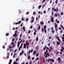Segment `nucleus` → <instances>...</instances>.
Instances as JSON below:
<instances>
[{
	"label": "nucleus",
	"instance_id": "nucleus-1",
	"mask_svg": "<svg viewBox=\"0 0 64 64\" xmlns=\"http://www.w3.org/2000/svg\"><path fill=\"white\" fill-rule=\"evenodd\" d=\"M46 48L48 49V51L50 52L52 50V46L50 47V49H49V48L48 47H46V46H45V47L42 50H45Z\"/></svg>",
	"mask_w": 64,
	"mask_h": 64
},
{
	"label": "nucleus",
	"instance_id": "nucleus-2",
	"mask_svg": "<svg viewBox=\"0 0 64 64\" xmlns=\"http://www.w3.org/2000/svg\"><path fill=\"white\" fill-rule=\"evenodd\" d=\"M56 11L57 12H58V8L57 7L56 8V9H55L54 10V12H56Z\"/></svg>",
	"mask_w": 64,
	"mask_h": 64
},
{
	"label": "nucleus",
	"instance_id": "nucleus-3",
	"mask_svg": "<svg viewBox=\"0 0 64 64\" xmlns=\"http://www.w3.org/2000/svg\"><path fill=\"white\" fill-rule=\"evenodd\" d=\"M48 52V50L47 49H46V50L45 52H44V54H46V55H49V54H48V53H47Z\"/></svg>",
	"mask_w": 64,
	"mask_h": 64
},
{
	"label": "nucleus",
	"instance_id": "nucleus-4",
	"mask_svg": "<svg viewBox=\"0 0 64 64\" xmlns=\"http://www.w3.org/2000/svg\"><path fill=\"white\" fill-rule=\"evenodd\" d=\"M62 36L63 37H62V42L64 44V34H63Z\"/></svg>",
	"mask_w": 64,
	"mask_h": 64
},
{
	"label": "nucleus",
	"instance_id": "nucleus-5",
	"mask_svg": "<svg viewBox=\"0 0 64 64\" xmlns=\"http://www.w3.org/2000/svg\"><path fill=\"white\" fill-rule=\"evenodd\" d=\"M33 51V49H32L31 51H30V50H29V54H30V52L31 53H32V52Z\"/></svg>",
	"mask_w": 64,
	"mask_h": 64
},
{
	"label": "nucleus",
	"instance_id": "nucleus-6",
	"mask_svg": "<svg viewBox=\"0 0 64 64\" xmlns=\"http://www.w3.org/2000/svg\"><path fill=\"white\" fill-rule=\"evenodd\" d=\"M58 61L59 62H60V61H61L60 58H58Z\"/></svg>",
	"mask_w": 64,
	"mask_h": 64
},
{
	"label": "nucleus",
	"instance_id": "nucleus-7",
	"mask_svg": "<svg viewBox=\"0 0 64 64\" xmlns=\"http://www.w3.org/2000/svg\"><path fill=\"white\" fill-rule=\"evenodd\" d=\"M54 26H55V28H56V30H58V29H57V28H58V26H56V25H55Z\"/></svg>",
	"mask_w": 64,
	"mask_h": 64
},
{
	"label": "nucleus",
	"instance_id": "nucleus-8",
	"mask_svg": "<svg viewBox=\"0 0 64 64\" xmlns=\"http://www.w3.org/2000/svg\"><path fill=\"white\" fill-rule=\"evenodd\" d=\"M53 19H54V18H51L50 20L52 22H54V20H53Z\"/></svg>",
	"mask_w": 64,
	"mask_h": 64
},
{
	"label": "nucleus",
	"instance_id": "nucleus-9",
	"mask_svg": "<svg viewBox=\"0 0 64 64\" xmlns=\"http://www.w3.org/2000/svg\"><path fill=\"white\" fill-rule=\"evenodd\" d=\"M26 45L27 44H24V48H25L26 47Z\"/></svg>",
	"mask_w": 64,
	"mask_h": 64
},
{
	"label": "nucleus",
	"instance_id": "nucleus-10",
	"mask_svg": "<svg viewBox=\"0 0 64 64\" xmlns=\"http://www.w3.org/2000/svg\"><path fill=\"white\" fill-rule=\"evenodd\" d=\"M14 45H13V46H8V48H12H12H14Z\"/></svg>",
	"mask_w": 64,
	"mask_h": 64
},
{
	"label": "nucleus",
	"instance_id": "nucleus-11",
	"mask_svg": "<svg viewBox=\"0 0 64 64\" xmlns=\"http://www.w3.org/2000/svg\"><path fill=\"white\" fill-rule=\"evenodd\" d=\"M56 44H57V46H58L60 44V42H57L56 43Z\"/></svg>",
	"mask_w": 64,
	"mask_h": 64
},
{
	"label": "nucleus",
	"instance_id": "nucleus-12",
	"mask_svg": "<svg viewBox=\"0 0 64 64\" xmlns=\"http://www.w3.org/2000/svg\"><path fill=\"white\" fill-rule=\"evenodd\" d=\"M18 36V34H14L13 35V37H16V36Z\"/></svg>",
	"mask_w": 64,
	"mask_h": 64
},
{
	"label": "nucleus",
	"instance_id": "nucleus-13",
	"mask_svg": "<svg viewBox=\"0 0 64 64\" xmlns=\"http://www.w3.org/2000/svg\"><path fill=\"white\" fill-rule=\"evenodd\" d=\"M12 60H10V61L9 62V63H8V64H11L12 63Z\"/></svg>",
	"mask_w": 64,
	"mask_h": 64
},
{
	"label": "nucleus",
	"instance_id": "nucleus-14",
	"mask_svg": "<svg viewBox=\"0 0 64 64\" xmlns=\"http://www.w3.org/2000/svg\"><path fill=\"white\" fill-rule=\"evenodd\" d=\"M30 55H28V57L27 58L28 59V60H30Z\"/></svg>",
	"mask_w": 64,
	"mask_h": 64
},
{
	"label": "nucleus",
	"instance_id": "nucleus-15",
	"mask_svg": "<svg viewBox=\"0 0 64 64\" xmlns=\"http://www.w3.org/2000/svg\"><path fill=\"white\" fill-rule=\"evenodd\" d=\"M36 54V50H34V52L33 53V54L34 55L35 54Z\"/></svg>",
	"mask_w": 64,
	"mask_h": 64
},
{
	"label": "nucleus",
	"instance_id": "nucleus-16",
	"mask_svg": "<svg viewBox=\"0 0 64 64\" xmlns=\"http://www.w3.org/2000/svg\"><path fill=\"white\" fill-rule=\"evenodd\" d=\"M50 60L52 61V62H53L54 61V60L52 59H50Z\"/></svg>",
	"mask_w": 64,
	"mask_h": 64
},
{
	"label": "nucleus",
	"instance_id": "nucleus-17",
	"mask_svg": "<svg viewBox=\"0 0 64 64\" xmlns=\"http://www.w3.org/2000/svg\"><path fill=\"white\" fill-rule=\"evenodd\" d=\"M29 42L28 43V44H27V47H26V48L28 49V46L29 45Z\"/></svg>",
	"mask_w": 64,
	"mask_h": 64
},
{
	"label": "nucleus",
	"instance_id": "nucleus-18",
	"mask_svg": "<svg viewBox=\"0 0 64 64\" xmlns=\"http://www.w3.org/2000/svg\"><path fill=\"white\" fill-rule=\"evenodd\" d=\"M22 45H23V43H22L21 44V46H20L19 48H21L22 47Z\"/></svg>",
	"mask_w": 64,
	"mask_h": 64
},
{
	"label": "nucleus",
	"instance_id": "nucleus-19",
	"mask_svg": "<svg viewBox=\"0 0 64 64\" xmlns=\"http://www.w3.org/2000/svg\"><path fill=\"white\" fill-rule=\"evenodd\" d=\"M20 45V43L19 42H18V47H19V45Z\"/></svg>",
	"mask_w": 64,
	"mask_h": 64
},
{
	"label": "nucleus",
	"instance_id": "nucleus-20",
	"mask_svg": "<svg viewBox=\"0 0 64 64\" xmlns=\"http://www.w3.org/2000/svg\"><path fill=\"white\" fill-rule=\"evenodd\" d=\"M44 30H46V26H44Z\"/></svg>",
	"mask_w": 64,
	"mask_h": 64
},
{
	"label": "nucleus",
	"instance_id": "nucleus-21",
	"mask_svg": "<svg viewBox=\"0 0 64 64\" xmlns=\"http://www.w3.org/2000/svg\"><path fill=\"white\" fill-rule=\"evenodd\" d=\"M43 62L44 63L45 62V58H44V57H43Z\"/></svg>",
	"mask_w": 64,
	"mask_h": 64
},
{
	"label": "nucleus",
	"instance_id": "nucleus-22",
	"mask_svg": "<svg viewBox=\"0 0 64 64\" xmlns=\"http://www.w3.org/2000/svg\"><path fill=\"white\" fill-rule=\"evenodd\" d=\"M16 53H15V54H14L13 55V58H14L15 57V56H16Z\"/></svg>",
	"mask_w": 64,
	"mask_h": 64
},
{
	"label": "nucleus",
	"instance_id": "nucleus-23",
	"mask_svg": "<svg viewBox=\"0 0 64 64\" xmlns=\"http://www.w3.org/2000/svg\"><path fill=\"white\" fill-rule=\"evenodd\" d=\"M28 20V18H26V20H25V21L26 22H27Z\"/></svg>",
	"mask_w": 64,
	"mask_h": 64
},
{
	"label": "nucleus",
	"instance_id": "nucleus-24",
	"mask_svg": "<svg viewBox=\"0 0 64 64\" xmlns=\"http://www.w3.org/2000/svg\"><path fill=\"white\" fill-rule=\"evenodd\" d=\"M41 6H42V5H40L38 6V9H40V8L41 7Z\"/></svg>",
	"mask_w": 64,
	"mask_h": 64
},
{
	"label": "nucleus",
	"instance_id": "nucleus-25",
	"mask_svg": "<svg viewBox=\"0 0 64 64\" xmlns=\"http://www.w3.org/2000/svg\"><path fill=\"white\" fill-rule=\"evenodd\" d=\"M34 22V20H32L30 21V23H32V22L33 23V22Z\"/></svg>",
	"mask_w": 64,
	"mask_h": 64
},
{
	"label": "nucleus",
	"instance_id": "nucleus-26",
	"mask_svg": "<svg viewBox=\"0 0 64 64\" xmlns=\"http://www.w3.org/2000/svg\"><path fill=\"white\" fill-rule=\"evenodd\" d=\"M23 54V53H22V52H21L20 53V56L21 55H22Z\"/></svg>",
	"mask_w": 64,
	"mask_h": 64
},
{
	"label": "nucleus",
	"instance_id": "nucleus-27",
	"mask_svg": "<svg viewBox=\"0 0 64 64\" xmlns=\"http://www.w3.org/2000/svg\"><path fill=\"white\" fill-rule=\"evenodd\" d=\"M36 41H38V37H37L36 38Z\"/></svg>",
	"mask_w": 64,
	"mask_h": 64
},
{
	"label": "nucleus",
	"instance_id": "nucleus-28",
	"mask_svg": "<svg viewBox=\"0 0 64 64\" xmlns=\"http://www.w3.org/2000/svg\"><path fill=\"white\" fill-rule=\"evenodd\" d=\"M40 24H42L43 25L44 24V22H40Z\"/></svg>",
	"mask_w": 64,
	"mask_h": 64
},
{
	"label": "nucleus",
	"instance_id": "nucleus-29",
	"mask_svg": "<svg viewBox=\"0 0 64 64\" xmlns=\"http://www.w3.org/2000/svg\"><path fill=\"white\" fill-rule=\"evenodd\" d=\"M13 64H18V63L15 62H13Z\"/></svg>",
	"mask_w": 64,
	"mask_h": 64
},
{
	"label": "nucleus",
	"instance_id": "nucleus-30",
	"mask_svg": "<svg viewBox=\"0 0 64 64\" xmlns=\"http://www.w3.org/2000/svg\"><path fill=\"white\" fill-rule=\"evenodd\" d=\"M28 41H26V43L24 44L27 45V44H28Z\"/></svg>",
	"mask_w": 64,
	"mask_h": 64
},
{
	"label": "nucleus",
	"instance_id": "nucleus-31",
	"mask_svg": "<svg viewBox=\"0 0 64 64\" xmlns=\"http://www.w3.org/2000/svg\"><path fill=\"white\" fill-rule=\"evenodd\" d=\"M22 20H23V21H25V20L24 18H22Z\"/></svg>",
	"mask_w": 64,
	"mask_h": 64
},
{
	"label": "nucleus",
	"instance_id": "nucleus-32",
	"mask_svg": "<svg viewBox=\"0 0 64 64\" xmlns=\"http://www.w3.org/2000/svg\"><path fill=\"white\" fill-rule=\"evenodd\" d=\"M9 35V33H6V36H8Z\"/></svg>",
	"mask_w": 64,
	"mask_h": 64
},
{
	"label": "nucleus",
	"instance_id": "nucleus-33",
	"mask_svg": "<svg viewBox=\"0 0 64 64\" xmlns=\"http://www.w3.org/2000/svg\"><path fill=\"white\" fill-rule=\"evenodd\" d=\"M56 38H57V39L59 41H60V40L59 39V38L58 37H56Z\"/></svg>",
	"mask_w": 64,
	"mask_h": 64
},
{
	"label": "nucleus",
	"instance_id": "nucleus-34",
	"mask_svg": "<svg viewBox=\"0 0 64 64\" xmlns=\"http://www.w3.org/2000/svg\"><path fill=\"white\" fill-rule=\"evenodd\" d=\"M31 19L32 20H34V18L33 16H32L31 18Z\"/></svg>",
	"mask_w": 64,
	"mask_h": 64
},
{
	"label": "nucleus",
	"instance_id": "nucleus-35",
	"mask_svg": "<svg viewBox=\"0 0 64 64\" xmlns=\"http://www.w3.org/2000/svg\"><path fill=\"white\" fill-rule=\"evenodd\" d=\"M58 1H57V0H56L55 1V3H56V4H57L58 3Z\"/></svg>",
	"mask_w": 64,
	"mask_h": 64
},
{
	"label": "nucleus",
	"instance_id": "nucleus-36",
	"mask_svg": "<svg viewBox=\"0 0 64 64\" xmlns=\"http://www.w3.org/2000/svg\"><path fill=\"white\" fill-rule=\"evenodd\" d=\"M42 32H44V28H42Z\"/></svg>",
	"mask_w": 64,
	"mask_h": 64
},
{
	"label": "nucleus",
	"instance_id": "nucleus-37",
	"mask_svg": "<svg viewBox=\"0 0 64 64\" xmlns=\"http://www.w3.org/2000/svg\"><path fill=\"white\" fill-rule=\"evenodd\" d=\"M51 59L49 58V59L48 60H47L48 61V62H50V60Z\"/></svg>",
	"mask_w": 64,
	"mask_h": 64
},
{
	"label": "nucleus",
	"instance_id": "nucleus-38",
	"mask_svg": "<svg viewBox=\"0 0 64 64\" xmlns=\"http://www.w3.org/2000/svg\"><path fill=\"white\" fill-rule=\"evenodd\" d=\"M44 32L45 33H46V29H44Z\"/></svg>",
	"mask_w": 64,
	"mask_h": 64
},
{
	"label": "nucleus",
	"instance_id": "nucleus-39",
	"mask_svg": "<svg viewBox=\"0 0 64 64\" xmlns=\"http://www.w3.org/2000/svg\"><path fill=\"white\" fill-rule=\"evenodd\" d=\"M3 49H5V45H4L3 46Z\"/></svg>",
	"mask_w": 64,
	"mask_h": 64
},
{
	"label": "nucleus",
	"instance_id": "nucleus-40",
	"mask_svg": "<svg viewBox=\"0 0 64 64\" xmlns=\"http://www.w3.org/2000/svg\"><path fill=\"white\" fill-rule=\"evenodd\" d=\"M38 30L40 29V26H38Z\"/></svg>",
	"mask_w": 64,
	"mask_h": 64
},
{
	"label": "nucleus",
	"instance_id": "nucleus-41",
	"mask_svg": "<svg viewBox=\"0 0 64 64\" xmlns=\"http://www.w3.org/2000/svg\"><path fill=\"white\" fill-rule=\"evenodd\" d=\"M18 58H16V62H17V61H18Z\"/></svg>",
	"mask_w": 64,
	"mask_h": 64
},
{
	"label": "nucleus",
	"instance_id": "nucleus-42",
	"mask_svg": "<svg viewBox=\"0 0 64 64\" xmlns=\"http://www.w3.org/2000/svg\"><path fill=\"white\" fill-rule=\"evenodd\" d=\"M34 35H36V32H34Z\"/></svg>",
	"mask_w": 64,
	"mask_h": 64
},
{
	"label": "nucleus",
	"instance_id": "nucleus-43",
	"mask_svg": "<svg viewBox=\"0 0 64 64\" xmlns=\"http://www.w3.org/2000/svg\"><path fill=\"white\" fill-rule=\"evenodd\" d=\"M52 33L53 34H54V30H52Z\"/></svg>",
	"mask_w": 64,
	"mask_h": 64
},
{
	"label": "nucleus",
	"instance_id": "nucleus-44",
	"mask_svg": "<svg viewBox=\"0 0 64 64\" xmlns=\"http://www.w3.org/2000/svg\"><path fill=\"white\" fill-rule=\"evenodd\" d=\"M23 24V23H22V24H20V26H22Z\"/></svg>",
	"mask_w": 64,
	"mask_h": 64
},
{
	"label": "nucleus",
	"instance_id": "nucleus-45",
	"mask_svg": "<svg viewBox=\"0 0 64 64\" xmlns=\"http://www.w3.org/2000/svg\"><path fill=\"white\" fill-rule=\"evenodd\" d=\"M21 23V21H19L18 22V24H20Z\"/></svg>",
	"mask_w": 64,
	"mask_h": 64
},
{
	"label": "nucleus",
	"instance_id": "nucleus-46",
	"mask_svg": "<svg viewBox=\"0 0 64 64\" xmlns=\"http://www.w3.org/2000/svg\"><path fill=\"white\" fill-rule=\"evenodd\" d=\"M38 18L37 17H36V21H38Z\"/></svg>",
	"mask_w": 64,
	"mask_h": 64
},
{
	"label": "nucleus",
	"instance_id": "nucleus-47",
	"mask_svg": "<svg viewBox=\"0 0 64 64\" xmlns=\"http://www.w3.org/2000/svg\"><path fill=\"white\" fill-rule=\"evenodd\" d=\"M60 26H61V28H63V26H62L61 24L60 25Z\"/></svg>",
	"mask_w": 64,
	"mask_h": 64
},
{
	"label": "nucleus",
	"instance_id": "nucleus-48",
	"mask_svg": "<svg viewBox=\"0 0 64 64\" xmlns=\"http://www.w3.org/2000/svg\"><path fill=\"white\" fill-rule=\"evenodd\" d=\"M17 52V49H16L14 51V53L15 52Z\"/></svg>",
	"mask_w": 64,
	"mask_h": 64
},
{
	"label": "nucleus",
	"instance_id": "nucleus-49",
	"mask_svg": "<svg viewBox=\"0 0 64 64\" xmlns=\"http://www.w3.org/2000/svg\"><path fill=\"white\" fill-rule=\"evenodd\" d=\"M32 26H31L30 27V29H32Z\"/></svg>",
	"mask_w": 64,
	"mask_h": 64
},
{
	"label": "nucleus",
	"instance_id": "nucleus-50",
	"mask_svg": "<svg viewBox=\"0 0 64 64\" xmlns=\"http://www.w3.org/2000/svg\"><path fill=\"white\" fill-rule=\"evenodd\" d=\"M40 18V15H38V20H39V19Z\"/></svg>",
	"mask_w": 64,
	"mask_h": 64
},
{
	"label": "nucleus",
	"instance_id": "nucleus-51",
	"mask_svg": "<svg viewBox=\"0 0 64 64\" xmlns=\"http://www.w3.org/2000/svg\"><path fill=\"white\" fill-rule=\"evenodd\" d=\"M38 55H39V54L38 53H37L36 54V57H37L38 56Z\"/></svg>",
	"mask_w": 64,
	"mask_h": 64
},
{
	"label": "nucleus",
	"instance_id": "nucleus-52",
	"mask_svg": "<svg viewBox=\"0 0 64 64\" xmlns=\"http://www.w3.org/2000/svg\"><path fill=\"white\" fill-rule=\"evenodd\" d=\"M52 16H53V14H54V12H52Z\"/></svg>",
	"mask_w": 64,
	"mask_h": 64
},
{
	"label": "nucleus",
	"instance_id": "nucleus-53",
	"mask_svg": "<svg viewBox=\"0 0 64 64\" xmlns=\"http://www.w3.org/2000/svg\"><path fill=\"white\" fill-rule=\"evenodd\" d=\"M17 32H18V31H17V30H16V31H15V32L14 34H16V33H17Z\"/></svg>",
	"mask_w": 64,
	"mask_h": 64
},
{
	"label": "nucleus",
	"instance_id": "nucleus-54",
	"mask_svg": "<svg viewBox=\"0 0 64 64\" xmlns=\"http://www.w3.org/2000/svg\"><path fill=\"white\" fill-rule=\"evenodd\" d=\"M18 24H18V22H16V23H15V25H18Z\"/></svg>",
	"mask_w": 64,
	"mask_h": 64
},
{
	"label": "nucleus",
	"instance_id": "nucleus-55",
	"mask_svg": "<svg viewBox=\"0 0 64 64\" xmlns=\"http://www.w3.org/2000/svg\"><path fill=\"white\" fill-rule=\"evenodd\" d=\"M63 32V31L62 30H60V34L62 33Z\"/></svg>",
	"mask_w": 64,
	"mask_h": 64
},
{
	"label": "nucleus",
	"instance_id": "nucleus-56",
	"mask_svg": "<svg viewBox=\"0 0 64 64\" xmlns=\"http://www.w3.org/2000/svg\"><path fill=\"white\" fill-rule=\"evenodd\" d=\"M59 30H61L62 29L60 27L59 28Z\"/></svg>",
	"mask_w": 64,
	"mask_h": 64
},
{
	"label": "nucleus",
	"instance_id": "nucleus-57",
	"mask_svg": "<svg viewBox=\"0 0 64 64\" xmlns=\"http://www.w3.org/2000/svg\"><path fill=\"white\" fill-rule=\"evenodd\" d=\"M61 15H62L63 14V12H61L60 14Z\"/></svg>",
	"mask_w": 64,
	"mask_h": 64
},
{
	"label": "nucleus",
	"instance_id": "nucleus-58",
	"mask_svg": "<svg viewBox=\"0 0 64 64\" xmlns=\"http://www.w3.org/2000/svg\"><path fill=\"white\" fill-rule=\"evenodd\" d=\"M45 57L46 58H48V56H47V55H46L45 56Z\"/></svg>",
	"mask_w": 64,
	"mask_h": 64
},
{
	"label": "nucleus",
	"instance_id": "nucleus-59",
	"mask_svg": "<svg viewBox=\"0 0 64 64\" xmlns=\"http://www.w3.org/2000/svg\"><path fill=\"white\" fill-rule=\"evenodd\" d=\"M39 60V58H38V57L37 58H36V60Z\"/></svg>",
	"mask_w": 64,
	"mask_h": 64
},
{
	"label": "nucleus",
	"instance_id": "nucleus-60",
	"mask_svg": "<svg viewBox=\"0 0 64 64\" xmlns=\"http://www.w3.org/2000/svg\"><path fill=\"white\" fill-rule=\"evenodd\" d=\"M11 44L12 45H14V43L13 42H12L11 43Z\"/></svg>",
	"mask_w": 64,
	"mask_h": 64
},
{
	"label": "nucleus",
	"instance_id": "nucleus-61",
	"mask_svg": "<svg viewBox=\"0 0 64 64\" xmlns=\"http://www.w3.org/2000/svg\"><path fill=\"white\" fill-rule=\"evenodd\" d=\"M55 16H56V17H57V14H55Z\"/></svg>",
	"mask_w": 64,
	"mask_h": 64
},
{
	"label": "nucleus",
	"instance_id": "nucleus-62",
	"mask_svg": "<svg viewBox=\"0 0 64 64\" xmlns=\"http://www.w3.org/2000/svg\"><path fill=\"white\" fill-rule=\"evenodd\" d=\"M30 32H31V31L30 30H29V31H28V33L30 34Z\"/></svg>",
	"mask_w": 64,
	"mask_h": 64
},
{
	"label": "nucleus",
	"instance_id": "nucleus-63",
	"mask_svg": "<svg viewBox=\"0 0 64 64\" xmlns=\"http://www.w3.org/2000/svg\"><path fill=\"white\" fill-rule=\"evenodd\" d=\"M43 13L44 14H46V12L44 10L43 12Z\"/></svg>",
	"mask_w": 64,
	"mask_h": 64
},
{
	"label": "nucleus",
	"instance_id": "nucleus-64",
	"mask_svg": "<svg viewBox=\"0 0 64 64\" xmlns=\"http://www.w3.org/2000/svg\"><path fill=\"white\" fill-rule=\"evenodd\" d=\"M62 50H64V48L62 46Z\"/></svg>",
	"mask_w": 64,
	"mask_h": 64
}]
</instances>
